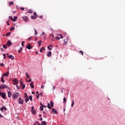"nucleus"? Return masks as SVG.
<instances>
[{"mask_svg":"<svg viewBox=\"0 0 125 125\" xmlns=\"http://www.w3.org/2000/svg\"><path fill=\"white\" fill-rule=\"evenodd\" d=\"M18 96H19V93L17 92L13 95V99H17Z\"/></svg>","mask_w":125,"mask_h":125,"instance_id":"f257e3e1","label":"nucleus"},{"mask_svg":"<svg viewBox=\"0 0 125 125\" xmlns=\"http://www.w3.org/2000/svg\"><path fill=\"white\" fill-rule=\"evenodd\" d=\"M0 96H1L2 98L5 99L6 98V94L4 92L1 93V94H0Z\"/></svg>","mask_w":125,"mask_h":125,"instance_id":"f03ea898","label":"nucleus"},{"mask_svg":"<svg viewBox=\"0 0 125 125\" xmlns=\"http://www.w3.org/2000/svg\"><path fill=\"white\" fill-rule=\"evenodd\" d=\"M13 83L14 85L18 84V83H19L18 80H17V79H13Z\"/></svg>","mask_w":125,"mask_h":125,"instance_id":"7ed1b4c3","label":"nucleus"},{"mask_svg":"<svg viewBox=\"0 0 125 125\" xmlns=\"http://www.w3.org/2000/svg\"><path fill=\"white\" fill-rule=\"evenodd\" d=\"M18 102L19 104H23L24 103V101L23 100V99H22V98H20L19 99Z\"/></svg>","mask_w":125,"mask_h":125,"instance_id":"20e7f679","label":"nucleus"},{"mask_svg":"<svg viewBox=\"0 0 125 125\" xmlns=\"http://www.w3.org/2000/svg\"><path fill=\"white\" fill-rule=\"evenodd\" d=\"M52 114H57L58 112H57V109H55L54 108H52Z\"/></svg>","mask_w":125,"mask_h":125,"instance_id":"39448f33","label":"nucleus"},{"mask_svg":"<svg viewBox=\"0 0 125 125\" xmlns=\"http://www.w3.org/2000/svg\"><path fill=\"white\" fill-rule=\"evenodd\" d=\"M22 19L24 20V21H26V22H28V17L26 16H24L22 17Z\"/></svg>","mask_w":125,"mask_h":125,"instance_id":"423d86ee","label":"nucleus"},{"mask_svg":"<svg viewBox=\"0 0 125 125\" xmlns=\"http://www.w3.org/2000/svg\"><path fill=\"white\" fill-rule=\"evenodd\" d=\"M12 44V42H10V41H9L6 44V45L8 46H11V45Z\"/></svg>","mask_w":125,"mask_h":125,"instance_id":"0eeeda50","label":"nucleus"},{"mask_svg":"<svg viewBox=\"0 0 125 125\" xmlns=\"http://www.w3.org/2000/svg\"><path fill=\"white\" fill-rule=\"evenodd\" d=\"M26 48H27V49H32V47L31 46L30 43L28 44V45L26 46Z\"/></svg>","mask_w":125,"mask_h":125,"instance_id":"6e6552de","label":"nucleus"},{"mask_svg":"<svg viewBox=\"0 0 125 125\" xmlns=\"http://www.w3.org/2000/svg\"><path fill=\"white\" fill-rule=\"evenodd\" d=\"M52 54V53H51V51H49L48 53L47 54V56L48 57H50L51 56V55Z\"/></svg>","mask_w":125,"mask_h":125,"instance_id":"1a4fd4ad","label":"nucleus"},{"mask_svg":"<svg viewBox=\"0 0 125 125\" xmlns=\"http://www.w3.org/2000/svg\"><path fill=\"white\" fill-rule=\"evenodd\" d=\"M9 75V72H7L5 74H3L2 76H4L5 77H8V75Z\"/></svg>","mask_w":125,"mask_h":125,"instance_id":"9d476101","label":"nucleus"},{"mask_svg":"<svg viewBox=\"0 0 125 125\" xmlns=\"http://www.w3.org/2000/svg\"><path fill=\"white\" fill-rule=\"evenodd\" d=\"M30 86L31 88H35V86H34V82H32L30 83Z\"/></svg>","mask_w":125,"mask_h":125,"instance_id":"9b49d317","label":"nucleus"},{"mask_svg":"<svg viewBox=\"0 0 125 125\" xmlns=\"http://www.w3.org/2000/svg\"><path fill=\"white\" fill-rule=\"evenodd\" d=\"M16 20H17V17L16 16L14 17L13 19H12L13 22H15Z\"/></svg>","mask_w":125,"mask_h":125,"instance_id":"f8f14e48","label":"nucleus"},{"mask_svg":"<svg viewBox=\"0 0 125 125\" xmlns=\"http://www.w3.org/2000/svg\"><path fill=\"white\" fill-rule=\"evenodd\" d=\"M11 95H12V93H11V92H8V96L9 98H10V97H11Z\"/></svg>","mask_w":125,"mask_h":125,"instance_id":"ddd939ff","label":"nucleus"},{"mask_svg":"<svg viewBox=\"0 0 125 125\" xmlns=\"http://www.w3.org/2000/svg\"><path fill=\"white\" fill-rule=\"evenodd\" d=\"M9 59H11V60H13V59H14V57H13V56H12V55H10L9 56H8Z\"/></svg>","mask_w":125,"mask_h":125,"instance_id":"4468645a","label":"nucleus"},{"mask_svg":"<svg viewBox=\"0 0 125 125\" xmlns=\"http://www.w3.org/2000/svg\"><path fill=\"white\" fill-rule=\"evenodd\" d=\"M21 88L22 89H24V88H25V84H22L21 85Z\"/></svg>","mask_w":125,"mask_h":125,"instance_id":"2eb2a0df","label":"nucleus"},{"mask_svg":"<svg viewBox=\"0 0 125 125\" xmlns=\"http://www.w3.org/2000/svg\"><path fill=\"white\" fill-rule=\"evenodd\" d=\"M47 124L46 123V122L45 121H42V125H46Z\"/></svg>","mask_w":125,"mask_h":125,"instance_id":"dca6fc26","label":"nucleus"},{"mask_svg":"<svg viewBox=\"0 0 125 125\" xmlns=\"http://www.w3.org/2000/svg\"><path fill=\"white\" fill-rule=\"evenodd\" d=\"M13 4H14V2L13 1H10L9 3V6H10V5H13Z\"/></svg>","mask_w":125,"mask_h":125,"instance_id":"f3484780","label":"nucleus"},{"mask_svg":"<svg viewBox=\"0 0 125 125\" xmlns=\"http://www.w3.org/2000/svg\"><path fill=\"white\" fill-rule=\"evenodd\" d=\"M29 99L28 97H27V98H25V102L26 103H28V101H29Z\"/></svg>","mask_w":125,"mask_h":125,"instance_id":"a211bd4d","label":"nucleus"},{"mask_svg":"<svg viewBox=\"0 0 125 125\" xmlns=\"http://www.w3.org/2000/svg\"><path fill=\"white\" fill-rule=\"evenodd\" d=\"M50 106L51 107H53V106H54V104L52 101H51L50 102Z\"/></svg>","mask_w":125,"mask_h":125,"instance_id":"6ab92c4d","label":"nucleus"},{"mask_svg":"<svg viewBox=\"0 0 125 125\" xmlns=\"http://www.w3.org/2000/svg\"><path fill=\"white\" fill-rule=\"evenodd\" d=\"M31 19H37V17H35L32 15L31 16Z\"/></svg>","mask_w":125,"mask_h":125,"instance_id":"aec40b11","label":"nucleus"},{"mask_svg":"<svg viewBox=\"0 0 125 125\" xmlns=\"http://www.w3.org/2000/svg\"><path fill=\"white\" fill-rule=\"evenodd\" d=\"M1 82H2V83H4V80H3V76H2L1 77Z\"/></svg>","mask_w":125,"mask_h":125,"instance_id":"412c9836","label":"nucleus"},{"mask_svg":"<svg viewBox=\"0 0 125 125\" xmlns=\"http://www.w3.org/2000/svg\"><path fill=\"white\" fill-rule=\"evenodd\" d=\"M47 108H48V109H51V106H50V104H49V103H48Z\"/></svg>","mask_w":125,"mask_h":125,"instance_id":"4be33fe9","label":"nucleus"},{"mask_svg":"<svg viewBox=\"0 0 125 125\" xmlns=\"http://www.w3.org/2000/svg\"><path fill=\"white\" fill-rule=\"evenodd\" d=\"M15 29V27L14 26H12V27L10 28V31H13Z\"/></svg>","mask_w":125,"mask_h":125,"instance_id":"5701e85b","label":"nucleus"},{"mask_svg":"<svg viewBox=\"0 0 125 125\" xmlns=\"http://www.w3.org/2000/svg\"><path fill=\"white\" fill-rule=\"evenodd\" d=\"M22 50H23V49L22 48V47H21L18 51L19 53H21V51H22Z\"/></svg>","mask_w":125,"mask_h":125,"instance_id":"b1692460","label":"nucleus"},{"mask_svg":"<svg viewBox=\"0 0 125 125\" xmlns=\"http://www.w3.org/2000/svg\"><path fill=\"white\" fill-rule=\"evenodd\" d=\"M7 45H3V48H4L5 49H6V48H7Z\"/></svg>","mask_w":125,"mask_h":125,"instance_id":"393cba45","label":"nucleus"},{"mask_svg":"<svg viewBox=\"0 0 125 125\" xmlns=\"http://www.w3.org/2000/svg\"><path fill=\"white\" fill-rule=\"evenodd\" d=\"M29 99H30V100H31V101H33V98L32 96H29Z\"/></svg>","mask_w":125,"mask_h":125,"instance_id":"a878e982","label":"nucleus"},{"mask_svg":"<svg viewBox=\"0 0 125 125\" xmlns=\"http://www.w3.org/2000/svg\"><path fill=\"white\" fill-rule=\"evenodd\" d=\"M25 75H26L27 78H28V79H30V75L29 74H28V73H26Z\"/></svg>","mask_w":125,"mask_h":125,"instance_id":"bb28decb","label":"nucleus"},{"mask_svg":"<svg viewBox=\"0 0 125 125\" xmlns=\"http://www.w3.org/2000/svg\"><path fill=\"white\" fill-rule=\"evenodd\" d=\"M66 102H67V100H66V97H64L63 98V103L65 104V103H66Z\"/></svg>","mask_w":125,"mask_h":125,"instance_id":"cd10ccee","label":"nucleus"},{"mask_svg":"<svg viewBox=\"0 0 125 125\" xmlns=\"http://www.w3.org/2000/svg\"><path fill=\"white\" fill-rule=\"evenodd\" d=\"M42 41H38V44H39V45H41L42 44Z\"/></svg>","mask_w":125,"mask_h":125,"instance_id":"c85d7f7f","label":"nucleus"},{"mask_svg":"<svg viewBox=\"0 0 125 125\" xmlns=\"http://www.w3.org/2000/svg\"><path fill=\"white\" fill-rule=\"evenodd\" d=\"M3 58L4 59H5L6 58V55L5 54H3Z\"/></svg>","mask_w":125,"mask_h":125,"instance_id":"c756f323","label":"nucleus"},{"mask_svg":"<svg viewBox=\"0 0 125 125\" xmlns=\"http://www.w3.org/2000/svg\"><path fill=\"white\" fill-rule=\"evenodd\" d=\"M20 83L21 84V85L22 84H23L24 83H23V82L22 81V80H21L20 81Z\"/></svg>","mask_w":125,"mask_h":125,"instance_id":"7c9ffc66","label":"nucleus"},{"mask_svg":"<svg viewBox=\"0 0 125 125\" xmlns=\"http://www.w3.org/2000/svg\"><path fill=\"white\" fill-rule=\"evenodd\" d=\"M40 109L41 110L43 111V106H41Z\"/></svg>","mask_w":125,"mask_h":125,"instance_id":"2f4dec72","label":"nucleus"},{"mask_svg":"<svg viewBox=\"0 0 125 125\" xmlns=\"http://www.w3.org/2000/svg\"><path fill=\"white\" fill-rule=\"evenodd\" d=\"M0 88L1 89H3V88H4V87L3 85H0Z\"/></svg>","mask_w":125,"mask_h":125,"instance_id":"473e14b6","label":"nucleus"},{"mask_svg":"<svg viewBox=\"0 0 125 125\" xmlns=\"http://www.w3.org/2000/svg\"><path fill=\"white\" fill-rule=\"evenodd\" d=\"M33 13V11L32 10H28V13Z\"/></svg>","mask_w":125,"mask_h":125,"instance_id":"72a5a7b5","label":"nucleus"},{"mask_svg":"<svg viewBox=\"0 0 125 125\" xmlns=\"http://www.w3.org/2000/svg\"><path fill=\"white\" fill-rule=\"evenodd\" d=\"M74 100H72V103L71 104V107H73L74 106Z\"/></svg>","mask_w":125,"mask_h":125,"instance_id":"f704fd0d","label":"nucleus"},{"mask_svg":"<svg viewBox=\"0 0 125 125\" xmlns=\"http://www.w3.org/2000/svg\"><path fill=\"white\" fill-rule=\"evenodd\" d=\"M32 114H33V115H36L35 110H32Z\"/></svg>","mask_w":125,"mask_h":125,"instance_id":"c9c22d12","label":"nucleus"},{"mask_svg":"<svg viewBox=\"0 0 125 125\" xmlns=\"http://www.w3.org/2000/svg\"><path fill=\"white\" fill-rule=\"evenodd\" d=\"M65 40H64V42L63 43V44H67L68 43V41H65Z\"/></svg>","mask_w":125,"mask_h":125,"instance_id":"e433bc0d","label":"nucleus"},{"mask_svg":"<svg viewBox=\"0 0 125 125\" xmlns=\"http://www.w3.org/2000/svg\"><path fill=\"white\" fill-rule=\"evenodd\" d=\"M24 95H25L24 98H27V97H28V95H27V93H25Z\"/></svg>","mask_w":125,"mask_h":125,"instance_id":"4c0bfd02","label":"nucleus"},{"mask_svg":"<svg viewBox=\"0 0 125 125\" xmlns=\"http://www.w3.org/2000/svg\"><path fill=\"white\" fill-rule=\"evenodd\" d=\"M0 65L1 66V67H4V64L3 63H0Z\"/></svg>","mask_w":125,"mask_h":125,"instance_id":"58836bf2","label":"nucleus"},{"mask_svg":"<svg viewBox=\"0 0 125 125\" xmlns=\"http://www.w3.org/2000/svg\"><path fill=\"white\" fill-rule=\"evenodd\" d=\"M10 32H8V33H7L6 34V37H8V36H10Z\"/></svg>","mask_w":125,"mask_h":125,"instance_id":"ea45409f","label":"nucleus"},{"mask_svg":"<svg viewBox=\"0 0 125 125\" xmlns=\"http://www.w3.org/2000/svg\"><path fill=\"white\" fill-rule=\"evenodd\" d=\"M36 97L37 99H39V98H40V94H39L38 95H36Z\"/></svg>","mask_w":125,"mask_h":125,"instance_id":"a19ab883","label":"nucleus"},{"mask_svg":"<svg viewBox=\"0 0 125 125\" xmlns=\"http://www.w3.org/2000/svg\"><path fill=\"white\" fill-rule=\"evenodd\" d=\"M35 35H38V32H37V30L35 29Z\"/></svg>","mask_w":125,"mask_h":125,"instance_id":"79ce46f5","label":"nucleus"},{"mask_svg":"<svg viewBox=\"0 0 125 125\" xmlns=\"http://www.w3.org/2000/svg\"><path fill=\"white\" fill-rule=\"evenodd\" d=\"M4 88H8V86L6 85H4Z\"/></svg>","mask_w":125,"mask_h":125,"instance_id":"37998d69","label":"nucleus"},{"mask_svg":"<svg viewBox=\"0 0 125 125\" xmlns=\"http://www.w3.org/2000/svg\"><path fill=\"white\" fill-rule=\"evenodd\" d=\"M0 50H1V51L2 52H3V51H4V49H3V48H0Z\"/></svg>","mask_w":125,"mask_h":125,"instance_id":"c03bdc74","label":"nucleus"},{"mask_svg":"<svg viewBox=\"0 0 125 125\" xmlns=\"http://www.w3.org/2000/svg\"><path fill=\"white\" fill-rule=\"evenodd\" d=\"M9 19H11V20H12V19H13V18H12V16H9Z\"/></svg>","mask_w":125,"mask_h":125,"instance_id":"a18cd8bd","label":"nucleus"},{"mask_svg":"<svg viewBox=\"0 0 125 125\" xmlns=\"http://www.w3.org/2000/svg\"><path fill=\"white\" fill-rule=\"evenodd\" d=\"M47 48L48 49H49V50H51V48H50V47L49 46H47Z\"/></svg>","mask_w":125,"mask_h":125,"instance_id":"49530a36","label":"nucleus"},{"mask_svg":"<svg viewBox=\"0 0 125 125\" xmlns=\"http://www.w3.org/2000/svg\"><path fill=\"white\" fill-rule=\"evenodd\" d=\"M56 38L57 39V40H60V37L58 36L56 37Z\"/></svg>","mask_w":125,"mask_h":125,"instance_id":"de8ad7c7","label":"nucleus"},{"mask_svg":"<svg viewBox=\"0 0 125 125\" xmlns=\"http://www.w3.org/2000/svg\"><path fill=\"white\" fill-rule=\"evenodd\" d=\"M59 36H60V37H61V39H63V36H62L61 34H60Z\"/></svg>","mask_w":125,"mask_h":125,"instance_id":"09e8293b","label":"nucleus"},{"mask_svg":"<svg viewBox=\"0 0 125 125\" xmlns=\"http://www.w3.org/2000/svg\"><path fill=\"white\" fill-rule=\"evenodd\" d=\"M17 88L18 89H20V86H18V85H17Z\"/></svg>","mask_w":125,"mask_h":125,"instance_id":"8fccbe9b","label":"nucleus"},{"mask_svg":"<svg viewBox=\"0 0 125 125\" xmlns=\"http://www.w3.org/2000/svg\"><path fill=\"white\" fill-rule=\"evenodd\" d=\"M33 110H34V106H32L31 107V111L33 112Z\"/></svg>","mask_w":125,"mask_h":125,"instance_id":"3c124183","label":"nucleus"},{"mask_svg":"<svg viewBox=\"0 0 125 125\" xmlns=\"http://www.w3.org/2000/svg\"><path fill=\"white\" fill-rule=\"evenodd\" d=\"M33 15H34V16H37V13L34 12V13H33Z\"/></svg>","mask_w":125,"mask_h":125,"instance_id":"603ef678","label":"nucleus"},{"mask_svg":"<svg viewBox=\"0 0 125 125\" xmlns=\"http://www.w3.org/2000/svg\"><path fill=\"white\" fill-rule=\"evenodd\" d=\"M3 109H4L5 111H6V107L3 106Z\"/></svg>","mask_w":125,"mask_h":125,"instance_id":"864d4df0","label":"nucleus"},{"mask_svg":"<svg viewBox=\"0 0 125 125\" xmlns=\"http://www.w3.org/2000/svg\"><path fill=\"white\" fill-rule=\"evenodd\" d=\"M7 24L8 26H9V21H7Z\"/></svg>","mask_w":125,"mask_h":125,"instance_id":"5fc2aeb1","label":"nucleus"},{"mask_svg":"<svg viewBox=\"0 0 125 125\" xmlns=\"http://www.w3.org/2000/svg\"><path fill=\"white\" fill-rule=\"evenodd\" d=\"M79 52H80V53H82V55H83V51H80Z\"/></svg>","mask_w":125,"mask_h":125,"instance_id":"6e6d98bb","label":"nucleus"},{"mask_svg":"<svg viewBox=\"0 0 125 125\" xmlns=\"http://www.w3.org/2000/svg\"><path fill=\"white\" fill-rule=\"evenodd\" d=\"M0 111H1V112L3 111V107L0 108Z\"/></svg>","mask_w":125,"mask_h":125,"instance_id":"4d7b16f0","label":"nucleus"},{"mask_svg":"<svg viewBox=\"0 0 125 125\" xmlns=\"http://www.w3.org/2000/svg\"><path fill=\"white\" fill-rule=\"evenodd\" d=\"M41 88H44V86L43 85H42L41 86Z\"/></svg>","mask_w":125,"mask_h":125,"instance_id":"13d9d810","label":"nucleus"},{"mask_svg":"<svg viewBox=\"0 0 125 125\" xmlns=\"http://www.w3.org/2000/svg\"><path fill=\"white\" fill-rule=\"evenodd\" d=\"M39 95H40L41 96H42V93H40V94H39Z\"/></svg>","mask_w":125,"mask_h":125,"instance_id":"bf43d9fd","label":"nucleus"},{"mask_svg":"<svg viewBox=\"0 0 125 125\" xmlns=\"http://www.w3.org/2000/svg\"><path fill=\"white\" fill-rule=\"evenodd\" d=\"M31 82H32V79H29V80H28V82H29V83H31Z\"/></svg>","mask_w":125,"mask_h":125,"instance_id":"052dcab7","label":"nucleus"},{"mask_svg":"<svg viewBox=\"0 0 125 125\" xmlns=\"http://www.w3.org/2000/svg\"><path fill=\"white\" fill-rule=\"evenodd\" d=\"M0 118H3V116L1 115V114H0Z\"/></svg>","mask_w":125,"mask_h":125,"instance_id":"680f3d73","label":"nucleus"},{"mask_svg":"<svg viewBox=\"0 0 125 125\" xmlns=\"http://www.w3.org/2000/svg\"><path fill=\"white\" fill-rule=\"evenodd\" d=\"M39 18H40V19H42V16H40L39 17Z\"/></svg>","mask_w":125,"mask_h":125,"instance_id":"e2e57ef3","label":"nucleus"},{"mask_svg":"<svg viewBox=\"0 0 125 125\" xmlns=\"http://www.w3.org/2000/svg\"><path fill=\"white\" fill-rule=\"evenodd\" d=\"M21 45H22V46H23V47H24V46H24V43H23V42L21 43Z\"/></svg>","mask_w":125,"mask_h":125,"instance_id":"0e129e2a","label":"nucleus"},{"mask_svg":"<svg viewBox=\"0 0 125 125\" xmlns=\"http://www.w3.org/2000/svg\"><path fill=\"white\" fill-rule=\"evenodd\" d=\"M40 105H41V106H43V105L42 103H40Z\"/></svg>","mask_w":125,"mask_h":125,"instance_id":"69168bd1","label":"nucleus"},{"mask_svg":"<svg viewBox=\"0 0 125 125\" xmlns=\"http://www.w3.org/2000/svg\"><path fill=\"white\" fill-rule=\"evenodd\" d=\"M53 90H54V89H55V86H53Z\"/></svg>","mask_w":125,"mask_h":125,"instance_id":"338daca9","label":"nucleus"},{"mask_svg":"<svg viewBox=\"0 0 125 125\" xmlns=\"http://www.w3.org/2000/svg\"><path fill=\"white\" fill-rule=\"evenodd\" d=\"M21 10H24V8H23V7H22V8H21Z\"/></svg>","mask_w":125,"mask_h":125,"instance_id":"774afa93","label":"nucleus"}]
</instances>
